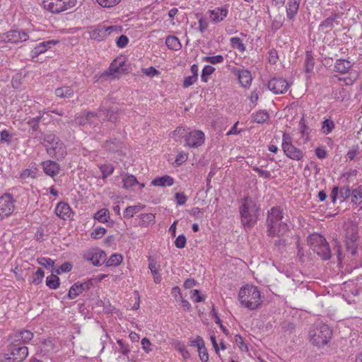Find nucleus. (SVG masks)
Listing matches in <instances>:
<instances>
[{"mask_svg": "<svg viewBox=\"0 0 362 362\" xmlns=\"http://www.w3.org/2000/svg\"><path fill=\"white\" fill-rule=\"evenodd\" d=\"M54 93L60 98H70L73 97L74 91L71 86H62L55 89Z\"/></svg>", "mask_w": 362, "mask_h": 362, "instance_id": "31", "label": "nucleus"}, {"mask_svg": "<svg viewBox=\"0 0 362 362\" xmlns=\"http://www.w3.org/2000/svg\"><path fill=\"white\" fill-rule=\"evenodd\" d=\"M173 136H177L175 138L176 141L181 138L185 139V146L188 148H198L202 146L205 141V135L203 132L200 130H193L188 132V129L182 127H178L173 132Z\"/></svg>", "mask_w": 362, "mask_h": 362, "instance_id": "5", "label": "nucleus"}, {"mask_svg": "<svg viewBox=\"0 0 362 362\" xmlns=\"http://www.w3.org/2000/svg\"><path fill=\"white\" fill-rule=\"evenodd\" d=\"M16 200L12 194L6 193L0 197V219L11 216L16 209Z\"/></svg>", "mask_w": 362, "mask_h": 362, "instance_id": "11", "label": "nucleus"}, {"mask_svg": "<svg viewBox=\"0 0 362 362\" xmlns=\"http://www.w3.org/2000/svg\"><path fill=\"white\" fill-rule=\"evenodd\" d=\"M123 257L119 254H112L106 262L107 267H116L121 264Z\"/></svg>", "mask_w": 362, "mask_h": 362, "instance_id": "41", "label": "nucleus"}, {"mask_svg": "<svg viewBox=\"0 0 362 362\" xmlns=\"http://www.w3.org/2000/svg\"><path fill=\"white\" fill-rule=\"evenodd\" d=\"M310 341L317 346H322L327 344L332 337V330L327 325H320L309 332Z\"/></svg>", "mask_w": 362, "mask_h": 362, "instance_id": "8", "label": "nucleus"}, {"mask_svg": "<svg viewBox=\"0 0 362 362\" xmlns=\"http://www.w3.org/2000/svg\"><path fill=\"white\" fill-rule=\"evenodd\" d=\"M140 220L141 224L146 226H148L149 224H154L156 222L155 216L151 213L141 214L140 215Z\"/></svg>", "mask_w": 362, "mask_h": 362, "instance_id": "43", "label": "nucleus"}, {"mask_svg": "<svg viewBox=\"0 0 362 362\" xmlns=\"http://www.w3.org/2000/svg\"><path fill=\"white\" fill-rule=\"evenodd\" d=\"M279 59L277 51L272 49L269 52L268 60L271 64H275Z\"/></svg>", "mask_w": 362, "mask_h": 362, "instance_id": "61", "label": "nucleus"}, {"mask_svg": "<svg viewBox=\"0 0 362 362\" xmlns=\"http://www.w3.org/2000/svg\"><path fill=\"white\" fill-rule=\"evenodd\" d=\"M76 0H43L45 9L52 13H59L76 6Z\"/></svg>", "mask_w": 362, "mask_h": 362, "instance_id": "10", "label": "nucleus"}, {"mask_svg": "<svg viewBox=\"0 0 362 362\" xmlns=\"http://www.w3.org/2000/svg\"><path fill=\"white\" fill-rule=\"evenodd\" d=\"M144 208L145 206L143 204L128 206L125 209L124 211V217L125 218L129 219L132 218L134 216V214H137L139 211H141Z\"/></svg>", "mask_w": 362, "mask_h": 362, "instance_id": "32", "label": "nucleus"}, {"mask_svg": "<svg viewBox=\"0 0 362 362\" xmlns=\"http://www.w3.org/2000/svg\"><path fill=\"white\" fill-rule=\"evenodd\" d=\"M46 285L51 289H57L59 286V278L54 274H51L46 279Z\"/></svg>", "mask_w": 362, "mask_h": 362, "instance_id": "40", "label": "nucleus"}, {"mask_svg": "<svg viewBox=\"0 0 362 362\" xmlns=\"http://www.w3.org/2000/svg\"><path fill=\"white\" fill-rule=\"evenodd\" d=\"M267 87L274 94H284L289 88V84L282 77H273L268 81Z\"/></svg>", "mask_w": 362, "mask_h": 362, "instance_id": "14", "label": "nucleus"}, {"mask_svg": "<svg viewBox=\"0 0 362 362\" xmlns=\"http://www.w3.org/2000/svg\"><path fill=\"white\" fill-rule=\"evenodd\" d=\"M129 42V38L124 35H120L116 40V45L119 48L125 47Z\"/></svg>", "mask_w": 362, "mask_h": 362, "instance_id": "58", "label": "nucleus"}, {"mask_svg": "<svg viewBox=\"0 0 362 362\" xmlns=\"http://www.w3.org/2000/svg\"><path fill=\"white\" fill-rule=\"evenodd\" d=\"M300 0H288L286 4V18L288 21H293L297 15Z\"/></svg>", "mask_w": 362, "mask_h": 362, "instance_id": "25", "label": "nucleus"}, {"mask_svg": "<svg viewBox=\"0 0 362 362\" xmlns=\"http://www.w3.org/2000/svg\"><path fill=\"white\" fill-rule=\"evenodd\" d=\"M283 209L280 206H273L267 212L266 224H274L276 222L284 221Z\"/></svg>", "mask_w": 362, "mask_h": 362, "instance_id": "20", "label": "nucleus"}, {"mask_svg": "<svg viewBox=\"0 0 362 362\" xmlns=\"http://www.w3.org/2000/svg\"><path fill=\"white\" fill-rule=\"evenodd\" d=\"M230 45L233 49H236L240 52H244L246 49L243 40L238 37H233L230 39Z\"/></svg>", "mask_w": 362, "mask_h": 362, "instance_id": "37", "label": "nucleus"}, {"mask_svg": "<svg viewBox=\"0 0 362 362\" xmlns=\"http://www.w3.org/2000/svg\"><path fill=\"white\" fill-rule=\"evenodd\" d=\"M215 71V68L211 65H206L202 71L201 78L203 82L208 81V76Z\"/></svg>", "mask_w": 362, "mask_h": 362, "instance_id": "48", "label": "nucleus"}, {"mask_svg": "<svg viewBox=\"0 0 362 362\" xmlns=\"http://www.w3.org/2000/svg\"><path fill=\"white\" fill-rule=\"evenodd\" d=\"M45 276L44 271L39 268L33 275L31 282L35 285H38L42 281L43 277Z\"/></svg>", "mask_w": 362, "mask_h": 362, "instance_id": "50", "label": "nucleus"}, {"mask_svg": "<svg viewBox=\"0 0 362 362\" xmlns=\"http://www.w3.org/2000/svg\"><path fill=\"white\" fill-rule=\"evenodd\" d=\"M139 184L135 176L129 175L123 178V187L125 189H129L135 185Z\"/></svg>", "mask_w": 362, "mask_h": 362, "instance_id": "45", "label": "nucleus"}, {"mask_svg": "<svg viewBox=\"0 0 362 362\" xmlns=\"http://www.w3.org/2000/svg\"><path fill=\"white\" fill-rule=\"evenodd\" d=\"M197 77L196 76H189L187 77H185L183 81V87L187 88L192 85H193L197 80Z\"/></svg>", "mask_w": 362, "mask_h": 362, "instance_id": "64", "label": "nucleus"}, {"mask_svg": "<svg viewBox=\"0 0 362 362\" xmlns=\"http://www.w3.org/2000/svg\"><path fill=\"white\" fill-rule=\"evenodd\" d=\"M266 225L267 228V235L269 237H280L286 234L288 230V226L286 221H279L272 225Z\"/></svg>", "mask_w": 362, "mask_h": 362, "instance_id": "17", "label": "nucleus"}, {"mask_svg": "<svg viewBox=\"0 0 362 362\" xmlns=\"http://www.w3.org/2000/svg\"><path fill=\"white\" fill-rule=\"evenodd\" d=\"M351 66L352 65L349 61L339 59H337L334 69L337 72L345 74L351 69Z\"/></svg>", "mask_w": 362, "mask_h": 362, "instance_id": "30", "label": "nucleus"}, {"mask_svg": "<svg viewBox=\"0 0 362 362\" xmlns=\"http://www.w3.org/2000/svg\"><path fill=\"white\" fill-rule=\"evenodd\" d=\"M282 149L284 154L290 159L294 160H303L305 154L302 150L293 145L289 134L284 133L282 136Z\"/></svg>", "mask_w": 362, "mask_h": 362, "instance_id": "9", "label": "nucleus"}, {"mask_svg": "<svg viewBox=\"0 0 362 362\" xmlns=\"http://www.w3.org/2000/svg\"><path fill=\"white\" fill-rule=\"evenodd\" d=\"M165 45L169 49L175 51L179 50L182 47L180 40L173 35H168L166 37Z\"/></svg>", "mask_w": 362, "mask_h": 362, "instance_id": "33", "label": "nucleus"}, {"mask_svg": "<svg viewBox=\"0 0 362 362\" xmlns=\"http://www.w3.org/2000/svg\"><path fill=\"white\" fill-rule=\"evenodd\" d=\"M252 170L257 173L259 177H262L263 178L267 179L271 177V173L268 170H264L261 168L259 167H253Z\"/></svg>", "mask_w": 362, "mask_h": 362, "instance_id": "62", "label": "nucleus"}, {"mask_svg": "<svg viewBox=\"0 0 362 362\" xmlns=\"http://www.w3.org/2000/svg\"><path fill=\"white\" fill-rule=\"evenodd\" d=\"M93 218L100 223H107L110 219V212L107 209L103 208L98 210L93 216Z\"/></svg>", "mask_w": 362, "mask_h": 362, "instance_id": "34", "label": "nucleus"}, {"mask_svg": "<svg viewBox=\"0 0 362 362\" xmlns=\"http://www.w3.org/2000/svg\"><path fill=\"white\" fill-rule=\"evenodd\" d=\"M28 39V35L25 32L13 30L6 33L5 40L11 43H17L25 41Z\"/></svg>", "mask_w": 362, "mask_h": 362, "instance_id": "26", "label": "nucleus"}, {"mask_svg": "<svg viewBox=\"0 0 362 362\" xmlns=\"http://www.w3.org/2000/svg\"><path fill=\"white\" fill-rule=\"evenodd\" d=\"M41 165L44 173L51 177H54L59 173L60 166L54 160H47L42 161Z\"/></svg>", "mask_w": 362, "mask_h": 362, "instance_id": "21", "label": "nucleus"}, {"mask_svg": "<svg viewBox=\"0 0 362 362\" xmlns=\"http://www.w3.org/2000/svg\"><path fill=\"white\" fill-rule=\"evenodd\" d=\"M86 259L95 266H100L106 261V254L100 249H94L86 255Z\"/></svg>", "mask_w": 362, "mask_h": 362, "instance_id": "18", "label": "nucleus"}, {"mask_svg": "<svg viewBox=\"0 0 362 362\" xmlns=\"http://www.w3.org/2000/svg\"><path fill=\"white\" fill-rule=\"evenodd\" d=\"M252 118L254 122L258 124H262L268 120L269 115L267 112L264 110H259L256 112H254L252 115Z\"/></svg>", "mask_w": 362, "mask_h": 362, "instance_id": "36", "label": "nucleus"}, {"mask_svg": "<svg viewBox=\"0 0 362 362\" xmlns=\"http://www.w3.org/2000/svg\"><path fill=\"white\" fill-rule=\"evenodd\" d=\"M93 286L91 279L83 282H76L71 286L68 293L69 299H74L85 291L89 290Z\"/></svg>", "mask_w": 362, "mask_h": 362, "instance_id": "16", "label": "nucleus"}, {"mask_svg": "<svg viewBox=\"0 0 362 362\" xmlns=\"http://www.w3.org/2000/svg\"><path fill=\"white\" fill-rule=\"evenodd\" d=\"M233 73L238 76L239 82L243 87L248 88L250 86L252 77L249 70L234 69Z\"/></svg>", "mask_w": 362, "mask_h": 362, "instance_id": "22", "label": "nucleus"}, {"mask_svg": "<svg viewBox=\"0 0 362 362\" xmlns=\"http://www.w3.org/2000/svg\"><path fill=\"white\" fill-rule=\"evenodd\" d=\"M125 64V60L122 57L115 59L110 65L108 69L104 71L100 78L106 80L107 78H115L117 74L124 73L125 69L124 66Z\"/></svg>", "mask_w": 362, "mask_h": 362, "instance_id": "12", "label": "nucleus"}, {"mask_svg": "<svg viewBox=\"0 0 362 362\" xmlns=\"http://www.w3.org/2000/svg\"><path fill=\"white\" fill-rule=\"evenodd\" d=\"M100 112H102V117H104L103 120L112 123L118 121L119 116L122 113L117 107L106 108L103 106L100 107Z\"/></svg>", "mask_w": 362, "mask_h": 362, "instance_id": "19", "label": "nucleus"}, {"mask_svg": "<svg viewBox=\"0 0 362 362\" xmlns=\"http://www.w3.org/2000/svg\"><path fill=\"white\" fill-rule=\"evenodd\" d=\"M100 169L103 174V179L107 178L114 172L115 168L112 164H103L100 166Z\"/></svg>", "mask_w": 362, "mask_h": 362, "instance_id": "47", "label": "nucleus"}, {"mask_svg": "<svg viewBox=\"0 0 362 362\" xmlns=\"http://www.w3.org/2000/svg\"><path fill=\"white\" fill-rule=\"evenodd\" d=\"M12 134L6 129H4L0 133V141L6 143L10 145L11 143Z\"/></svg>", "mask_w": 362, "mask_h": 362, "instance_id": "54", "label": "nucleus"}, {"mask_svg": "<svg viewBox=\"0 0 362 362\" xmlns=\"http://www.w3.org/2000/svg\"><path fill=\"white\" fill-rule=\"evenodd\" d=\"M308 243L313 251L322 260H329L332 257L331 250L327 240L320 234L313 233L308 236Z\"/></svg>", "mask_w": 362, "mask_h": 362, "instance_id": "7", "label": "nucleus"}, {"mask_svg": "<svg viewBox=\"0 0 362 362\" xmlns=\"http://www.w3.org/2000/svg\"><path fill=\"white\" fill-rule=\"evenodd\" d=\"M202 61L204 62H209L211 64H218L223 62L224 57L221 54L211 57H204L202 58Z\"/></svg>", "mask_w": 362, "mask_h": 362, "instance_id": "46", "label": "nucleus"}, {"mask_svg": "<svg viewBox=\"0 0 362 362\" xmlns=\"http://www.w3.org/2000/svg\"><path fill=\"white\" fill-rule=\"evenodd\" d=\"M298 131L301 134V137L304 143H307L310 140V134L312 129L306 123V121L303 116L298 123Z\"/></svg>", "mask_w": 362, "mask_h": 362, "instance_id": "28", "label": "nucleus"}, {"mask_svg": "<svg viewBox=\"0 0 362 362\" xmlns=\"http://www.w3.org/2000/svg\"><path fill=\"white\" fill-rule=\"evenodd\" d=\"M315 65L314 59L310 52H307L305 59V72L310 73L313 70Z\"/></svg>", "mask_w": 362, "mask_h": 362, "instance_id": "42", "label": "nucleus"}, {"mask_svg": "<svg viewBox=\"0 0 362 362\" xmlns=\"http://www.w3.org/2000/svg\"><path fill=\"white\" fill-rule=\"evenodd\" d=\"M175 245L176 247L182 249L186 245V238L184 235H180L175 241Z\"/></svg>", "mask_w": 362, "mask_h": 362, "instance_id": "60", "label": "nucleus"}, {"mask_svg": "<svg viewBox=\"0 0 362 362\" xmlns=\"http://www.w3.org/2000/svg\"><path fill=\"white\" fill-rule=\"evenodd\" d=\"M338 17L337 13H334L332 16L327 18L325 20L321 22L319 25V29L321 30H324L326 28H333V23Z\"/></svg>", "mask_w": 362, "mask_h": 362, "instance_id": "39", "label": "nucleus"}, {"mask_svg": "<svg viewBox=\"0 0 362 362\" xmlns=\"http://www.w3.org/2000/svg\"><path fill=\"white\" fill-rule=\"evenodd\" d=\"M33 333L28 329L18 330L9 336L7 359L12 362H21L28 355V349L25 346L33 338Z\"/></svg>", "mask_w": 362, "mask_h": 362, "instance_id": "1", "label": "nucleus"}, {"mask_svg": "<svg viewBox=\"0 0 362 362\" xmlns=\"http://www.w3.org/2000/svg\"><path fill=\"white\" fill-rule=\"evenodd\" d=\"M358 239V235L355 227L351 228L350 230L347 231L346 235L345 244L347 252L349 253L351 256H355L357 253Z\"/></svg>", "mask_w": 362, "mask_h": 362, "instance_id": "15", "label": "nucleus"}, {"mask_svg": "<svg viewBox=\"0 0 362 362\" xmlns=\"http://www.w3.org/2000/svg\"><path fill=\"white\" fill-rule=\"evenodd\" d=\"M55 213L57 216L63 220H67L73 216V211L70 206L63 202L57 204L55 208Z\"/></svg>", "mask_w": 362, "mask_h": 362, "instance_id": "23", "label": "nucleus"}, {"mask_svg": "<svg viewBox=\"0 0 362 362\" xmlns=\"http://www.w3.org/2000/svg\"><path fill=\"white\" fill-rule=\"evenodd\" d=\"M209 18L215 23L223 21L228 16V10L226 6L216 7L214 9L209 10Z\"/></svg>", "mask_w": 362, "mask_h": 362, "instance_id": "24", "label": "nucleus"}, {"mask_svg": "<svg viewBox=\"0 0 362 362\" xmlns=\"http://www.w3.org/2000/svg\"><path fill=\"white\" fill-rule=\"evenodd\" d=\"M112 32L119 33L122 32V27L117 25L108 26L105 25L98 26L90 32V36L91 39L100 41L107 35H110Z\"/></svg>", "mask_w": 362, "mask_h": 362, "instance_id": "13", "label": "nucleus"}, {"mask_svg": "<svg viewBox=\"0 0 362 362\" xmlns=\"http://www.w3.org/2000/svg\"><path fill=\"white\" fill-rule=\"evenodd\" d=\"M42 115H40L37 117L30 118L27 124L30 126L33 132H37L39 129V123L42 120Z\"/></svg>", "mask_w": 362, "mask_h": 362, "instance_id": "44", "label": "nucleus"}, {"mask_svg": "<svg viewBox=\"0 0 362 362\" xmlns=\"http://www.w3.org/2000/svg\"><path fill=\"white\" fill-rule=\"evenodd\" d=\"M97 2L101 6L104 8H111L117 4H119V2L121 0H96Z\"/></svg>", "mask_w": 362, "mask_h": 362, "instance_id": "56", "label": "nucleus"}, {"mask_svg": "<svg viewBox=\"0 0 362 362\" xmlns=\"http://www.w3.org/2000/svg\"><path fill=\"white\" fill-rule=\"evenodd\" d=\"M351 202L359 204L362 198V185L358 186L351 191Z\"/></svg>", "mask_w": 362, "mask_h": 362, "instance_id": "38", "label": "nucleus"}, {"mask_svg": "<svg viewBox=\"0 0 362 362\" xmlns=\"http://www.w3.org/2000/svg\"><path fill=\"white\" fill-rule=\"evenodd\" d=\"M238 300L243 307L250 310L257 309L262 303L258 288L248 284L240 288L238 293Z\"/></svg>", "mask_w": 362, "mask_h": 362, "instance_id": "3", "label": "nucleus"}, {"mask_svg": "<svg viewBox=\"0 0 362 362\" xmlns=\"http://www.w3.org/2000/svg\"><path fill=\"white\" fill-rule=\"evenodd\" d=\"M117 342L118 345L119 346L121 353L123 355L126 356L127 361H129V358L128 354L130 352V349L129 348V346L127 344H126L122 339H118L117 341Z\"/></svg>", "mask_w": 362, "mask_h": 362, "instance_id": "53", "label": "nucleus"}, {"mask_svg": "<svg viewBox=\"0 0 362 362\" xmlns=\"http://www.w3.org/2000/svg\"><path fill=\"white\" fill-rule=\"evenodd\" d=\"M58 351L59 346L55 339H44L39 345L35 357L30 362H55L53 355Z\"/></svg>", "mask_w": 362, "mask_h": 362, "instance_id": "6", "label": "nucleus"}, {"mask_svg": "<svg viewBox=\"0 0 362 362\" xmlns=\"http://www.w3.org/2000/svg\"><path fill=\"white\" fill-rule=\"evenodd\" d=\"M175 199L177 205H184L187 200V196L183 192L175 193Z\"/></svg>", "mask_w": 362, "mask_h": 362, "instance_id": "57", "label": "nucleus"}, {"mask_svg": "<svg viewBox=\"0 0 362 362\" xmlns=\"http://www.w3.org/2000/svg\"><path fill=\"white\" fill-rule=\"evenodd\" d=\"M148 268L151 269V272L153 275L155 283L159 284L161 281V276L159 274L158 270L156 269L155 264L153 262L149 263Z\"/></svg>", "mask_w": 362, "mask_h": 362, "instance_id": "52", "label": "nucleus"}, {"mask_svg": "<svg viewBox=\"0 0 362 362\" xmlns=\"http://www.w3.org/2000/svg\"><path fill=\"white\" fill-rule=\"evenodd\" d=\"M142 72L148 76L153 77L160 74L159 71L153 66H150L146 69H143Z\"/></svg>", "mask_w": 362, "mask_h": 362, "instance_id": "63", "label": "nucleus"}, {"mask_svg": "<svg viewBox=\"0 0 362 362\" xmlns=\"http://www.w3.org/2000/svg\"><path fill=\"white\" fill-rule=\"evenodd\" d=\"M260 207L250 197L242 199L240 206L241 222L244 228H250L257 223Z\"/></svg>", "mask_w": 362, "mask_h": 362, "instance_id": "2", "label": "nucleus"}, {"mask_svg": "<svg viewBox=\"0 0 362 362\" xmlns=\"http://www.w3.org/2000/svg\"><path fill=\"white\" fill-rule=\"evenodd\" d=\"M57 42L54 40H48L37 44L31 51L30 56L32 58H36L40 54L45 52L52 45H55Z\"/></svg>", "mask_w": 362, "mask_h": 362, "instance_id": "27", "label": "nucleus"}, {"mask_svg": "<svg viewBox=\"0 0 362 362\" xmlns=\"http://www.w3.org/2000/svg\"><path fill=\"white\" fill-rule=\"evenodd\" d=\"M45 147L47 153L57 160H63L66 156V148L63 142L54 134H46L43 139L39 138Z\"/></svg>", "mask_w": 362, "mask_h": 362, "instance_id": "4", "label": "nucleus"}, {"mask_svg": "<svg viewBox=\"0 0 362 362\" xmlns=\"http://www.w3.org/2000/svg\"><path fill=\"white\" fill-rule=\"evenodd\" d=\"M174 184V179L169 175L156 177L152 180L151 185L158 187H170Z\"/></svg>", "mask_w": 362, "mask_h": 362, "instance_id": "29", "label": "nucleus"}, {"mask_svg": "<svg viewBox=\"0 0 362 362\" xmlns=\"http://www.w3.org/2000/svg\"><path fill=\"white\" fill-rule=\"evenodd\" d=\"M199 358L203 362H207L209 361V354L207 352V349L205 347L204 342L202 346L197 349Z\"/></svg>", "mask_w": 362, "mask_h": 362, "instance_id": "51", "label": "nucleus"}, {"mask_svg": "<svg viewBox=\"0 0 362 362\" xmlns=\"http://www.w3.org/2000/svg\"><path fill=\"white\" fill-rule=\"evenodd\" d=\"M339 194L342 201H345L351 196V191L349 187H343L340 188Z\"/></svg>", "mask_w": 362, "mask_h": 362, "instance_id": "59", "label": "nucleus"}, {"mask_svg": "<svg viewBox=\"0 0 362 362\" xmlns=\"http://www.w3.org/2000/svg\"><path fill=\"white\" fill-rule=\"evenodd\" d=\"M334 127V122L332 119H327L322 122V131L324 134H328L333 130Z\"/></svg>", "mask_w": 362, "mask_h": 362, "instance_id": "49", "label": "nucleus"}, {"mask_svg": "<svg viewBox=\"0 0 362 362\" xmlns=\"http://www.w3.org/2000/svg\"><path fill=\"white\" fill-rule=\"evenodd\" d=\"M106 231L107 230L105 228L98 227L92 231V233L90 234V237L93 239L101 238L106 233Z\"/></svg>", "mask_w": 362, "mask_h": 362, "instance_id": "55", "label": "nucleus"}, {"mask_svg": "<svg viewBox=\"0 0 362 362\" xmlns=\"http://www.w3.org/2000/svg\"><path fill=\"white\" fill-rule=\"evenodd\" d=\"M105 148L110 152H116L122 147V143L118 139L107 140L104 144Z\"/></svg>", "mask_w": 362, "mask_h": 362, "instance_id": "35", "label": "nucleus"}]
</instances>
